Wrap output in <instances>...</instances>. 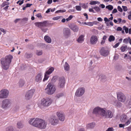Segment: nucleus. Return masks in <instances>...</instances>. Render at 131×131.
<instances>
[{
  "label": "nucleus",
  "mask_w": 131,
  "mask_h": 131,
  "mask_svg": "<svg viewBox=\"0 0 131 131\" xmlns=\"http://www.w3.org/2000/svg\"><path fill=\"white\" fill-rule=\"evenodd\" d=\"M127 48V46L126 45H122L120 47V50L122 52H124L126 51Z\"/></svg>",
  "instance_id": "obj_25"
},
{
  "label": "nucleus",
  "mask_w": 131,
  "mask_h": 131,
  "mask_svg": "<svg viewBox=\"0 0 131 131\" xmlns=\"http://www.w3.org/2000/svg\"><path fill=\"white\" fill-rule=\"evenodd\" d=\"M104 20L105 22H108L110 21V20L106 17H105Z\"/></svg>",
  "instance_id": "obj_64"
},
{
  "label": "nucleus",
  "mask_w": 131,
  "mask_h": 131,
  "mask_svg": "<svg viewBox=\"0 0 131 131\" xmlns=\"http://www.w3.org/2000/svg\"><path fill=\"white\" fill-rule=\"evenodd\" d=\"M93 8L95 9L97 12H99L100 10V8L98 7H94Z\"/></svg>",
  "instance_id": "obj_45"
},
{
  "label": "nucleus",
  "mask_w": 131,
  "mask_h": 131,
  "mask_svg": "<svg viewBox=\"0 0 131 131\" xmlns=\"http://www.w3.org/2000/svg\"><path fill=\"white\" fill-rule=\"evenodd\" d=\"M130 121L129 120H128L125 123V125H127L130 123Z\"/></svg>",
  "instance_id": "obj_55"
},
{
  "label": "nucleus",
  "mask_w": 131,
  "mask_h": 131,
  "mask_svg": "<svg viewBox=\"0 0 131 131\" xmlns=\"http://www.w3.org/2000/svg\"><path fill=\"white\" fill-rule=\"evenodd\" d=\"M63 33L64 35L66 38H67L70 35V29L68 28H65L63 30Z\"/></svg>",
  "instance_id": "obj_18"
},
{
  "label": "nucleus",
  "mask_w": 131,
  "mask_h": 131,
  "mask_svg": "<svg viewBox=\"0 0 131 131\" xmlns=\"http://www.w3.org/2000/svg\"><path fill=\"white\" fill-rule=\"evenodd\" d=\"M34 92L35 90L33 89L29 91L26 93L25 96V99L27 100L29 99L32 97Z\"/></svg>",
  "instance_id": "obj_12"
},
{
  "label": "nucleus",
  "mask_w": 131,
  "mask_h": 131,
  "mask_svg": "<svg viewBox=\"0 0 131 131\" xmlns=\"http://www.w3.org/2000/svg\"><path fill=\"white\" fill-rule=\"evenodd\" d=\"M115 39V37L113 35H111L108 38V41L110 42L114 41Z\"/></svg>",
  "instance_id": "obj_34"
},
{
  "label": "nucleus",
  "mask_w": 131,
  "mask_h": 131,
  "mask_svg": "<svg viewBox=\"0 0 131 131\" xmlns=\"http://www.w3.org/2000/svg\"><path fill=\"white\" fill-rule=\"evenodd\" d=\"M34 24L35 26L40 28L42 31L44 32H46L48 30L47 28H45L48 25V23L46 21L43 22H36Z\"/></svg>",
  "instance_id": "obj_2"
},
{
  "label": "nucleus",
  "mask_w": 131,
  "mask_h": 131,
  "mask_svg": "<svg viewBox=\"0 0 131 131\" xmlns=\"http://www.w3.org/2000/svg\"><path fill=\"white\" fill-rule=\"evenodd\" d=\"M125 125V124H120L119 125V127L120 128L124 127Z\"/></svg>",
  "instance_id": "obj_58"
},
{
  "label": "nucleus",
  "mask_w": 131,
  "mask_h": 131,
  "mask_svg": "<svg viewBox=\"0 0 131 131\" xmlns=\"http://www.w3.org/2000/svg\"><path fill=\"white\" fill-rule=\"evenodd\" d=\"M32 5V4H29V3L27 4H26V7H29Z\"/></svg>",
  "instance_id": "obj_56"
},
{
  "label": "nucleus",
  "mask_w": 131,
  "mask_h": 131,
  "mask_svg": "<svg viewBox=\"0 0 131 131\" xmlns=\"http://www.w3.org/2000/svg\"><path fill=\"white\" fill-rule=\"evenodd\" d=\"M41 74L40 73H39L36 77L35 81L37 82H40L41 81Z\"/></svg>",
  "instance_id": "obj_21"
},
{
  "label": "nucleus",
  "mask_w": 131,
  "mask_h": 131,
  "mask_svg": "<svg viewBox=\"0 0 131 131\" xmlns=\"http://www.w3.org/2000/svg\"><path fill=\"white\" fill-rule=\"evenodd\" d=\"M130 39V37H128L127 38L124 39L123 40V42L124 43L127 44L129 42Z\"/></svg>",
  "instance_id": "obj_33"
},
{
  "label": "nucleus",
  "mask_w": 131,
  "mask_h": 131,
  "mask_svg": "<svg viewBox=\"0 0 131 131\" xmlns=\"http://www.w3.org/2000/svg\"><path fill=\"white\" fill-rule=\"evenodd\" d=\"M24 83L25 82L23 80H20L19 81V86L20 87H22L24 85Z\"/></svg>",
  "instance_id": "obj_32"
},
{
  "label": "nucleus",
  "mask_w": 131,
  "mask_h": 131,
  "mask_svg": "<svg viewBox=\"0 0 131 131\" xmlns=\"http://www.w3.org/2000/svg\"><path fill=\"white\" fill-rule=\"evenodd\" d=\"M127 118V116L125 114H123L121 116L120 120L121 122H124Z\"/></svg>",
  "instance_id": "obj_23"
},
{
  "label": "nucleus",
  "mask_w": 131,
  "mask_h": 131,
  "mask_svg": "<svg viewBox=\"0 0 131 131\" xmlns=\"http://www.w3.org/2000/svg\"><path fill=\"white\" fill-rule=\"evenodd\" d=\"M75 8L78 11H81V7L79 6H76Z\"/></svg>",
  "instance_id": "obj_43"
},
{
  "label": "nucleus",
  "mask_w": 131,
  "mask_h": 131,
  "mask_svg": "<svg viewBox=\"0 0 131 131\" xmlns=\"http://www.w3.org/2000/svg\"><path fill=\"white\" fill-rule=\"evenodd\" d=\"M122 30V28L120 27H118L117 29V30L118 31H121Z\"/></svg>",
  "instance_id": "obj_57"
},
{
  "label": "nucleus",
  "mask_w": 131,
  "mask_h": 131,
  "mask_svg": "<svg viewBox=\"0 0 131 131\" xmlns=\"http://www.w3.org/2000/svg\"><path fill=\"white\" fill-rule=\"evenodd\" d=\"M117 9L118 11L120 12H122L123 11V9L122 8L119 6H118Z\"/></svg>",
  "instance_id": "obj_49"
},
{
  "label": "nucleus",
  "mask_w": 131,
  "mask_h": 131,
  "mask_svg": "<svg viewBox=\"0 0 131 131\" xmlns=\"http://www.w3.org/2000/svg\"><path fill=\"white\" fill-rule=\"evenodd\" d=\"M13 58V56L9 55L6 56L5 58L1 59V61L2 68L6 70L8 69Z\"/></svg>",
  "instance_id": "obj_1"
},
{
  "label": "nucleus",
  "mask_w": 131,
  "mask_h": 131,
  "mask_svg": "<svg viewBox=\"0 0 131 131\" xmlns=\"http://www.w3.org/2000/svg\"><path fill=\"white\" fill-rule=\"evenodd\" d=\"M106 8L107 9L110 10H112L113 8V6L111 5H109L106 7Z\"/></svg>",
  "instance_id": "obj_39"
},
{
  "label": "nucleus",
  "mask_w": 131,
  "mask_h": 131,
  "mask_svg": "<svg viewBox=\"0 0 131 131\" xmlns=\"http://www.w3.org/2000/svg\"><path fill=\"white\" fill-rule=\"evenodd\" d=\"M98 40L97 37L96 36H92L91 37L90 42L92 45H95L96 44Z\"/></svg>",
  "instance_id": "obj_17"
},
{
  "label": "nucleus",
  "mask_w": 131,
  "mask_h": 131,
  "mask_svg": "<svg viewBox=\"0 0 131 131\" xmlns=\"http://www.w3.org/2000/svg\"><path fill=\"white\" fill-rule=\"evenodd\" d=\"M46 93L49 95H51L55 92L56 89L54 86L51 83H48L45 89Z\"/></svg>",
  "instance_id": "obj_3"
},
{
  "label": "nucleus",
  "mask_w": 131,
  "mask_h": 131,
  "mask_svg": "<svg viewBox=\"0 0 131 131\" xmlns=\"http://www.w3.org/2000/svg\"><path fill=\"white\" fill-rule=\"evenodd\" d=\"M14 129L13 127L10 126L6 128V131H13Z\"/></svg>",
  "instance_id": "obj_36"
},
{
  "label": "nucleus",
  "mask_w": 131,
  "mask_h": 131,
  "mask_svg": "<svg viewBox=\"0 0 131 131\" xmlns=\"http://www.w3.org/2000/svg\"><path fill=\"white\" fill-rule=\"evenodd\" d=\"M38 128L40 129H45L47 125V123L44 120L41 119L40 122L39 123Z\"/></svg>",
  "instance_id": "obj_15"
},
{
  "label": "nucleus",
  "mask_w": 131,
  "mask_h": 131,
  "mask_svg": "<svg viewBox=\"0 0 131 131\" xmlns=\"http://www.w3.org/2000/svg\"><path fill=\"white\" fill-rule=\"evenodd\" d=\"M41 119L38 118H33L30 119L29 121V123L33 126L38 128Z\"/></svg>",
  "instance_id": "obj_4"
},
{
  "label": "nucleus",
  "mask_w": 131,
  "mask_h": 131,
  "mask_svg": "<svg viewBox=\"0 0 131 131\" xmlns=\"http://www.w3.org/2000/svg\"><path fill=\"white\" fill-rule=\"evenodd\" d=\"M117 98L118 100L122 102H124L126 100V97L122 93L119 92L117 93Z\"/></svg>",
  "instance_id": "obj_10"
},
{
  "label": "nucleus",
  "mask_w": 131,
  "mask_h": 131,
  "mask_svg": "<svg viewBox=\"0 0 131 131\" xmlns=\"http://www.w3.org/2000/svg\"><path fill=\"white\" fill-rule=\"evenodd\" d=\"M94 24V22H88V25L90 26H92Z\"/></svg>",
  "instance_id": "obj_50"
},
{
  "label": "nucleus",
  "mask_w": 131,
  "mask_h": 131,
  "mask_svg": "<svg viewBox=\"0 0 131 131\" xmlns=\"http://www.w3.org/2000/svg\"><path fill=\"white\" fill-rule=\"evenodd\" d=\"M65 81V79L64 77L60 78L58 85V87L60 88H63L64 86Z\"/></svg>",
  "instance_id": "obj_16"
},
{
  "label": "nucleus",
  "mask_w": 131,
  "mask_h": 131,
  "mask_svg": "<svg viewBox=\"0 0 131 131\" xmlns=\"http://www.w3.org/2000/svg\"><path fill=\"white\" fill-rule=\"evenodd\" d=\"M9 6L8 5L6 6V7H5L4 8H3V9L4 10H5L6 11L7 10L8 8V7H9Z\"/></svg>",
  "instance_id": "obj_59"
},
{
  "label": "nucleus",
  "mask_w": 131,
  "mask_h": 131,
  "mask_svg": "<svg viewBox=\"0 0 131 131\" xmlns=\"http://www.w3.org/2000/svg\"><path fill=\"white\" fill-rule=\"evenodd\" d=\"M117 12V10L115 8L112 11V14H114V13H115L116 12Z\"/></svg>",
  "instance_id": "obj_53"
},
{
  "label": "nucleus",
  "mask_w": 131,
  "mask_h": 131,
  "mask_svg": "<svg viewBox=\"0 0 131 131\" xmlns=\"http://www.w3.org/2000/svg\"><path fill=\"white\" fill-rule=\"evenodd\" d=\"M123 28L125 30V32L126 33H127L128 32V28L126 27L125 26H124L123 27Z\"/></svg>",
  "instance_id": "obj_44"
},
{
  "label": "nucleus",
  "mask_w": 131,
  "mask_h": 131,
  "mask_svg": "<svg viewBox=\"0 0 131 131\" xmlns=\"http://www.w3.org/2000/svg\"><path fill=\"white\" fill-rule=\"evenodd\" d=\"M50 123L52 125H56L59 122V121L56 116H52L49 119Z\"/></svg>",
  "instance_id": "obj_13"
},
{
  "label": "nucleus",
  "mask_w": 131,
  "mask_h": 131,
  "mask_svg": "<svg viewBox=\"0 0 131 131\" xmlns=\"http://www.w3.org/2000/svg\"><path fill=\"white\" fill-rule=\"evenodd\" d=\"M84 35H81L77 39V41L79 43H82L84 41Z\"/></svg>",
  "instance_id": "obj_22"
},
{
  "label": "nucleus",
  "mask_w": 131,
  "mask_h": 131,
  "mask_svg": "<svg viewBox=\"0 0 131 131\" xmlns=\"http://www.w3.org/2000/svg\"><path fill=\"white\" fill-rule=\"evenodd\" d=\"M42 54V51H38L37 50L36 52V54L38 56L41 55Z\"/></svg>",
  "instance_id": "obj_41"
},
{
  "label": "nucleus",
  "mask_w": 131,
  "mask_h": 131,
  "mask_svg": "<svg viewBox=\"0 0 131 131\" xmlns=\"http://www.w3.org/2000/svg\"><path fill=\"white\" fill-rule=\"evenodd\" d=\"M100 3V2L98 1H91L89 3V4L91 5H96V4H99Z\"/></svg>",
  "instance_id": "obj_30"
},
{
  "label": "nucleus",
  "mask_w": 131,
  "mask_h": 131,
  "mask_svg": "<svg viewBox=\"0 0 131 131\" xmlns=\"http://www.w3.org/2000/svg\"><path fill=\"white\" fill-rule=\"evenodd\" d=\"M103 112H104V110L103 109L99 107H96L94 109L93 113L96 115L100 114L102 116Z\"/></svg>",
  "instance_id": "obj_9"
},
{
  "label": "nucleus",
  "mask_w": 131,
  "mask_h": 131,
  "mask_svg": "<svg viewBox=\"0 0 131 131\" xmlns=\"http://www.w3.org/2000/svg\"><path fill=\"white\" fill-rule=\"evenodd\" d=\"M52 100L51 98L47 97L42 99L41 101V104L44 106H48L52 102Z\"/></svg>",
  "instance_id": "obj_5"
},
{
  "label": "nucleus",
  "mask_w": 131,
  "mask_h": 131,
  "mask_svg": "<svg viewBox=\"0 0 131 131\" xmlns=\"http://www.w3.org/2000/svg\"><path fill=\"white\" fill-rule=\"evenodd\" d=\"M89 10L90 12H93V13H95L94 10L92 8H90L89 9Z\"/></svg>",
  "instance_id": "obj_61"
},
{
  "label": "nucleus",
  "mask_w": 131,
  "mask_h": 131,
  "mask_svg": "<svg viewBox=\"0 0 131 131\" xmlns=\"http://www.w3.org/2000/svg\"><path fill=\"white\" fill-rule=\"evenodd\" d=\"M107 38L106 36H104L102 38V40L100 42V43L101 45H103L105 42Z\"/></svg>",
  "instance_id": "obj_29"
},
{
  "label": "nucleus",
  "mask_w": 131,
  "mask_h": 131,
  "mask_svg": "<svg viewBox=\"0 0 131 131\" xmlns=\"http://www.w3.org/2000/svg\"><path fill=\"white\" fill-rule=\"evenodd\" d=\"M9 95V91L6 89H3L0 91V99H5Z\"/></svg>",
  "instance_id": "obj_6"
},
{
  "label": "nucleus",
  "mask_w": 131,
  "mask_h": 131,
  "mask_svg": "<svg viewBox=\"0 0 131 131\" xmlns=\"http://www.w3.org/2000/svg\"><path fill=\"white\" fill-rule=\"evenodd\" d=\"M23 127V125L20 122H18L17 123V127L18 128H22Z\"/></svg>",
  "instance_id": "obj_31"
},
{
  "label": "nucleus",
  "mask_w": 131,
  "mask_h": 131,
  "mask_svg": "<svg viewBox=\"0 0 131 131\" xmlns=\"http://www.w3.org/2000/svg\"><path fill=\"white\" fill-rule=\"evenodd\" d=\"M122 7L124 11L126 12L127 10L128 9L127 6H122Z\"/></svg>",
  "instance_id": "obj_47"
},
{
  "label": "nucleus",
  "mask_w": 131,
  "mask_h": 131,
  "mask_svg": "<svg viewBox=\"0 0 131 131\" xmlns=\"http://www.w3.org/2000/svg\"><path fill=\"white\" fill-rule=\"evenodd\" d=\"M100 53L101 55L103 56L106 57L109 54V51L104 47H102L100 51Z\"/></svg>",
  "instance_id": "obj_14"
},
{
  "label": "nucleus",
  "mask_w": 131,
  "mask_h": 131,
  "mask_svg": "<svg viewBox=\"0 0 131 131\" xmlns=\"http://www.w3.org/2000/svg\"><path fill=\"white\" fill-rule=\"evenodd\" d=\"M114 130L113 128L112 127H111L108 128L107 129L106 131H113Z\"/></svg>",
  "instance_id": "obj_52"
},
{
  "label": "nucleus",
  "mask_w": 131,
  "mask_h": 131,
  "mask_svg": "<svg viewBox=\"0 0 131 131\" xmlns=\"http://www.w3.org/2000/svg\"><path fill=\"white\" fill-rule=\"evenodd\" d=\"M57 114L60 121H64L65 117L64 114L60 112H57Z\"/></svg>",
  "instance_id": "obj_19"
},
{
  "label": "nucleus",
  "mask_w": 131,
  "mask_h": 131,
  "mask_svg": "<svg viewBox=\"0 0 131 131\" xmlns=\"http://www.w3.org/2000/svg\"><path fill=\"white\" fill-rule=\"evenodd\" d=\"M73 17V16L72 15H70L68 18L66 19V20L67 21H69L71 20Z\"/></svg>",
  "instance_id": "obj_46"
},
{
  "label": "nucleus",
  "mask_w": 131,
  "mask_h": 131,
  "mask_svg": "<svg viewBox=\"0 0 131 131\" xmlns=\"http://www.w3.org/2000/svg\"><path fill=\"white\" fill-rule=\"evenodd\" d=\"M129 14L128 16V18L129 20H131V14L129 13Z\"/></svg>",
  "instance_id": "obj_62"
},
{
  "label": "nucleus",
  "mask_w": 131,
  "mask_h": 131,
  "mask_svg": "<svg viewBox=\"0 0 131 131\" xmlns=\"http://www.w3.org/2000/svg\"><path fill=\"white\" fill-rule=\"evenodd\" d=\"M102 116L104 117L105 118H111L113 117V114L110 110H108L106 111L104 110V112H103Z\"/></svg>",
  "instance_id": "obj_7"
},
{
  "label": "nucleus",
  "mask_w": 131,
  "mask_h": 131,
  "mask_svg": "<svg viewBox=\"0 0 131 131\" xmlns=\"http://www.w3.org/2000/svg\"><path fill=\"white\" fill-rule=\"evenodd\" d=\"M32 55L31 53H26L25 55V57L27 58H29L32 56Z\"/></svg>",
  "instance_id": "obj_35"
},
{
  "label": "nucleus",
  "mask_w": 131,
  "mask_h": 131,
  "mask_svg": "<svg viewBox=\"0 0 131 131\" xmlns=\"http://www.w3.org/2000/svg\"><path fill=\"white\" fill-rule=\"evenodd\" d=\"M85 89L84 88H78L75 93V95L78 97L82 96L84 93Z\"/></svg>",
  "instance_id": "obj_11"
},
{
  "label": "nucleus",
  "mask_w": 131,
  "mask_h": 131,
  "mask_svg": "<svg viewBox=\"0 0 131 131\" xmlns=\"http://www.w3.org/2000/svg\"><path fill=\"white\" fill-rule=\"evenodd\" d=\"M54 70V68L53 67H51L45 73L49 75L51 74Z\"/></svg>",
  "instance_id": "obj_26"
},
{
  "label": "nucleus",
  "mask_w": 131,
  "mask_h": 131,
  "mask_svg": "<svg viewBox=\"0 0 131 131\" xmlns=\"http://www.w3.org/2000/svg\"><path fill=\"white\" fill-rule=\"evenodd\" d=\"M119 43H120L119 42H118L114 46H113V48H116L118 46Z\"/></svg>",
  "instance_id": "obj_51"
},
{
  "label": "nucleus",
  "mask_w": 131,
  "mask_h": 131,
  "mask_svg": "<svg viewBox=\"0 0 131 131\" xmlns=\"http://www.w3.org/2000/svg\"><path fill=\"white\" fill-rule=\"evenodd\" d=\"M49 74H47L46 73H45V76L44 78L43 79V82L47 80L48 78L49 77V76H48Z\"/></svg>",
  "instance_id": "obj_38"
},
{
  "label": "nucleus",
  "mask_w": 131,
  "mask_h": 131,
  "mask_svg": "<svg viewBox=\"0 0 131 131\" xmlns=\"http://www.w3.org/2000/svg\"><path fill=\"white\" fill-rule=\"evenodd\" d=\"M64 67L65 70L67 71L69 70L70 69V67L69 64L68 63L66 62L65 63V64L64 66Z\"/></svg>",
  "instance_id": "obj_28"
},
{
  "label": "nucleus",
  "mask_w": 131,
  "mask_h": 131,
  "mask_svg": "<svg viewBox=\"0 0 131 131\" xmlns=\"http://www.w3.org/2000/svg\"><path fill=\"white\" fill-rule=\"evenodd\" d=\"M95 126V124L94 123H91L88 124L86 127L88 128H94Z\"/></svg>",
  "instance_id": "obj_27"
},
{
  "label": "nucleus",
  "mask_w": 131,
  "mask_h": 131,
  "mask_svg": "<svg viewBox=\"0 0 131 131\" xmlns=\"http://www.w3.org/2000/svg\"><path fill=\"white\" fill-rule=\"evenodd\" d=\"M36 16L38 18H41L42 17L41 14L40 13L37 14Z\"/></svg>",
  "instance_id": "obj_54"
},
{
  "label": "nucleus",
  "mask_w": 131,
  "mask_h": 131,
  "mask_svg": "<svg viewBox=\"0 0 131 131\" xmlns=\"http://www.w3.org/2000/svg\"><path fill=\"white\" fill-rule=\"evenodd\" d=\"M45 40L48 43H50L51 42V40L50 37L48 36H45L44 37Z\"/></svg>",
  "instance_id": "obj_24"
},
{
  "label": "nucleus",
  "mask_w": 131,
  "mask_h": 131,
  "mask_svg": "<svg viewBox=\"0 0 131 131\" xmlns=\"http://www.w3.org/2000/svg\"><path fill=\"white\" fill-rule=\"evenodd\" d=\"M62 18V16H58L53 18V19L54 20H56L61 18Z\"/></svg>",
  "instance_id": "obj_42"
},
{
  "label": "nucleus",
  "mask_w": 131,
  "mask_h": 131,
  "mask_svg": "<svg viewBox=\"0 0 131 131\" xmlns=\"http://www.w3.org/2000/svg\"><path fill=\"white\" fill-rule=\"evenodd\" d=\"M10 100L8 99L4 100L2 104V107L3 109H5L8 107L10 105Z\"/></svg>",
  "instance_id": "obj_8"
},
{
  "label": "nucleus",
  "mask_w": 131,
  "mask_h": 131,
  "mask_svg": "<svg viewBox=\"0 0 131 131\" xmlns=\"http://www.w3.org/2000/svg\"><path fill=\"white\" fill-rule=\"evenodd\" d=\"M0 30L2 32H4V34H5L6 33V32L2 28H0Z\"/></svg>",
  "instance_id": "obj_60"
},
{
  "label": "nucleus",
  "mask_w": 131,
  "mask_h": 131,
  "mask_svg": "<svg viewBox=\"0 0 131 131\" xmlns=\"http://www.w3.org/2000/svg\"><path fill=\"white\" fill-rule=\"evenodd\" d=\"M70 28L74 32H77L79 30L78 26L74 25H71L69 26Z\"/></svg>",
  "instance_id": "obj_20"
},
{
  "label": "nucleus",
  "mask_w": 131,
  "mask_h": 131,
  "mask_svg": "<svg viewBox=\"0 0 131 131\" xmlns=\"http://www.w3.org/2000/svg\"><path fill=\"white\" fill-rule=\"evenodd\" d=\"M9 4V3L6 1L4 2L1 5L2 7H4L6 5H8Z\"/></svg>",
  "instance_id": "obj_40"
},
{
  "label": "nucleus",
  "mask_w": 131,
  "mask_h": 131,
  "mask_svg": "<svg viewBox=\"0 0 131 131\" xmlns=\"http://www.w3.org/2000/svg\"><path fill=\"white\" fill-rule=\"evenodd\" d=\"M81 5L82 7L84 8H86L87 6V5L84 3L82 4Z\"/></svg>",
  "instance_id": "obj_48"
},
{
  "label": "nucleus",
  "mask_w": 131,
  "mask_h": 131,
  "mask_svg": "<svg viewBox=\"0 0 131 131\" xmlns=\"http://www.w3.org/2000/svg\"><path fill=\"white\" fill-rule=\"evenodd\" d=\"M52 2V0H48L47 2V3L48 4H51Z\"/></svg>",
  "instance_id": "obj_63"
},
{
  "label": "nucleus",
  "mask_w": 131,
  "mask_h": 131,
  "mask_svg": "<svg viewBox=\"0 0 131 131\" xmlns=\"http://www.w3.org/2000/svg\"><path fill=\"white\" fill-rule=\"evenodd\" d=\"M64 94L63 93H60L57 94L56 97L58 98H60V97H62L64 96Z\"/></svg>",
  "instance_id": "obj_37"
}]
</instances>
